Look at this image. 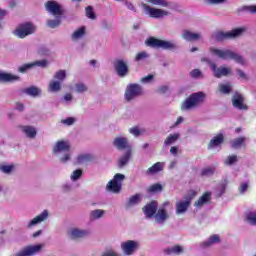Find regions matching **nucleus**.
<instances>
[{"label":"nucleus","mask_w":256,"mask_h":256,"mask_svg":"<svg viewBox=\"0 0 256 256\" xmlns=\"http://www.w3.org/2000/svg\"><path fill=\"white\" fill-rule=\"evenodd\" d=\"M52 153L59 157L60 163H69L71 161V143L67 140H58L53 148Z\"/></svg>","instance_id":"f257e3e1"},{"label":"nucleus","mask_w":256,"mask_h":256,"mask_svg":"<svg viewBox=\"0 0 256 256\" xmlns=\"http://www.w3.org/2000/svg\"><path fill=\"white\" fill-rule=\"evenodd\" d=\"M210 53L215 57H218L219 59H223V61H229L230 59H232L233 61H235V63H238V65H247V60H245L243 56L229 49L211 47Z\"/></svg>","instance_id":"f03ea898"},{"label":"nucleus","mask_w":256,"mask_h":256,"mask_svg":"<svg viewBox=\"0 0 256 256\" xmlns=\"http://www.w3.org/2000/svg\"><path fill=\"white\" fill-rule=\"evenodd\" d=\"M205 93L204 92H196L190 95L181 105L182 111H191V109H195V107H199L203 101H205Z\"/></svg>","instance_id":"7ed1b4c3"},{"label":"nucleus","mask_w":256,"mask_h":256,"mask_svg":"<svg viewBox=\"0 0 256 256\" xmlns=\"http://www.w3.org/2000/svg\"><path fill=\"white\" fill-rule=\"evenodd\" d=\"M171 211H173V204L169 201L164 202L159 206L156 215H154L155 223L163 225L171 217Z\"/></svg>","instance_id":"20e7f679"},{"label":"nucleus","mask_w":256,"mask_h":256,"mask_svg":"<svg viewBox=\"0 0 256 256\" xmlns=\"http://www.w3.org/2000/svg\"><path fill=\"white\" fill-rule=\"evenodd\" d=\"M245 31H247V27L235 28L227 32L218 31L213 34V38L216 41H225V39H235L236 37H241V35L244 34Z\"/></svg>","instance_id":"39448f33"},{"label":"nucleus","mask_w":256,"mask_h":256,"mask_svg":"<svg viewBox=\"0 0 256 256\" xmlns=\"http://www.w3.org/2000/svg\"><path fill=\"white\" fill-rule=\"evenodd\" d=\"M36 30L37 28L33 25V23L24 22L19 24L13 33L15 37H18L19 39H25V37H28V35H33Z\"/></svg>","instance_id":"423d86ee"},{"label":"nucleus","mask_w":256,"mask_h":256,"mask_svg":"<svg viewBox=\"0 0 256 256\" xmlns=\"http://www.w3.org/2000/svg\"><path fill=\"white\" fill-rule=\"evenodd\" d=\"M146 45L148 47H155L157 49H175L177 45H175V42L170 40H161L157 38H149L146 40Z\"/></svg>","instance_id":"0eeeda50"},{"label":"nucleus","mask_w":256,"mask_h":256,"mask_svg":"<svg viewBox=\"0 0 256 256\" xmlns=\"http://www.w3.org/2000/svg\"><path fill=\"white\" fill-rule=\"evenodd\" d=\"M123 181H125V175L119 173L114 175L113 179L106 185V190L111 193H119L123 187Z\"/></svg>","instance_id":"6e6552de"},{"label":"nucleus","mask_w":256,"mask_h":256,"mask_svg":"<svg viewBox=\"0 0 256 256\" xmlns=\"http://www.w3.org/2000/svg\"><path fill=\"white\" fill-rule=\"evenodd\" d=\"M142 9L145 15L152 17V19H161L163 17H167L169 15V11L155 8L153 6H149L147 4H142Z\"/></svg>","instance_id":"1a4fd4ad"},{"label":"nucleus","mask_w":256,"mask_h":256,"mask_svg":"<svg viewBox=\"0 0 256 256\" xmlns=\"http://www.w3.org/2000/svg\"><path fill=\"white\" fill-rule=\"evenodd\" d=\"M45 248V244L28 245L18 251L14 256H35L39 255Z\"/></svg>","instance_id":"9d476101"},{"label":"nucleus","mask_w":256,"mask_h":256,"mask_svg":"<svg viewBox=\"0 0 256 256\" xmlns=\"http://www.w3.org/2000/svg\"><path fill=\"white\" fill-rule=\"evenodd\" d=\"M143 94V87L139 84H129L126 87L124 97L126 101H133V99H137L139 95Z\"/></svg>","instance_id":"9b49d317"},{"label":"nucleus","mask_w":256,"mask_h":256,"mask_svg":"<svg viewBox=\"0 0 256 256\" xmlns=\"http://www.w3.org/2000/svg\"><path fill=\"white\" fill-rule=\"evenodd\" d=\"M47 65H49V62L46 59L36 60L34 62L22 64L18 67V71L19 73H27V71H31V69H35V67H41L44 69Z\"/></svg>","instance_id":"f8f14e48"},{"label":"nucleus","mask_w":256,"mask_h":256,"mask_svg":"<svg viewBox=\"0 0 256 256\" xmlns=\"http://www.w3.org/2000/svg\"><path fill=\"white\" fill-rule=\"evenodd\" d=\"M210 69L213 73V76L216 77V79H221V77H227L228 75H231V68L227 66H220L218 67L217 64L211 62L210 63Z\"/></svg>","instance_id":"ddd939ff"},{"label":"nucleus","mask_w":256,"mask_h":256,"mask_svg":"<svg viewBox=\"0 0 256 256\" xmlns=\"http://www.w3.org/2000/svg\"><path fill=\"white\" fill-rule=\"evenodd\" d=\"M47 219H49V210H44L26 224V229H33V227L41 225V223H44Z\"/></svg>","instance_id":"4468645a"},{"label":"nucleus","mask_w":256,"mask_h":256,"mask_svg":"<svg viewBox=\"0 0 256 256\" xmlns=\"http://www.w3.org/2000/svg\"><path fill=\"white\" fill-rule=\"evenodd\" d=\"M191 199H193V197H184L183 199L176 201V215H185V213L189 211V207H191Z\"/></svg>","instance_id":"2eb2a0df"},{"label":"nucleus","mask_w":256,"mask_h":256,"mask_svg":"<svg viewBox=\"0 0 256 256\" xmlns=\"http://www.w3.org/2000/svg\"><path fill=\"white\" fill-rule=\"evenodd\" d=\"M124 255H133L139 249V242L135 240H128L120 244Z\"/></svg>","instance_id":"dca6fc26"},{"label":"nucleus","mask_w":256,"mask_h":256,"mask_svg":"<svg viewBox=\"0 0 256 256\" xmlns=\"http://www.w3.org/2000/svg\"><path fill=\"white\" fill-rule=\"evenodd\" d=\"M45 7L46 11L55 17H61V15H63V9L61 8V5L55 1L46 2Z\"/></svg>","instance_id":"f3484780"},{"label":"nucleus","mask_w":256,"mask_h":256,"mask_svg":"<svg viewBox=\"0 0 256 256\" xmlns=\"http://www.w3.org/2000/svg\"><path fill=\"white\" fill-rule=\"evenodd\" d=\"M232 105L235 109H239L240 111L246 110L247 105L245 104V98L242 94L236 92L232 97Z\"/></svg>","instance_id":"a211bd4d"},{"label":"nucleus","mask_w":256,"mask_h":256,"mask_svg":"<svg viewBox=\"0 0 256 256\" xmlns=\"http://www.w3.org/2000/svg\"><path fill=\"white\" fill-rule=\"evenodd\" d=\"M114 147L119 150H124V149H131V145H129V140L123 136H118L114 139L113 141Z\"/></svg>","instance_id":"6ab92c4d"},{"label":"nucleus","mask_w":256,"mask_h":256,"mask_svg":"<svg viewBox=\"0 0 256 256\" xmlns=\"http://www.w3.org/2000/svg\"><path fill=\"white\" fill-rule=\"evenodd\" d=\"M89 233H91L89 230L79 228H72L68 231V235H70L72 239H81L83 237H87Z\"/></svg>","instance_id":"aec40b11"},{"label":"nucleus","mask_w":256,"mask_h":256,"mask_svg":"<svg viewBox=\"0 0 256 256\" xmlns=\"http://www.w3.org/2000/svg\"><path fill=\"white\" fill-rule=\"evenodd\" d=\"M182 39H184V41H199L201 39V32L183 30Z\"/></svg>","instance_id":"412c9836"},{"label":"nucleus","mask_w":256,"mask_h":256,"mask_svg":"<svg viewBox=\"0 0 256 256\" xmlns=\"http://www.w3.org/2000/svg\"><path fill=\"white\" fill-rule=\"evenodd\" d=\"M20 131H22L23 135L28 139H35V137H37V128L34 126H20Z\"/></svg>","instance_id":"4be33fe9"},{"label":"nucleus","mask_w":256,"mask_h":256,"mask_svg":"<svg viewBox=\"0 0 256 256\" xmlns=\"http://www.w3.org/2000/svg\"><path fill=\"white\" fill-rule=\"evenodd\" d=\"M115 69L119 77H125L127 76V73H129L127 64L123 60H118L115 62Z\"/></svg>","instance_id":"5701e85b"},{"label":"nucleus","mask_w":256,"mask_h":256,"mask_svg":"<svg viewBox=\"0 0 256 256\" xmlns=\"http://www.w3.org/2000/svg\"><path fill=\"white\" fill-rule=\"evenodd\" d=\"M157 213V202H151L144 207V215L147 219H151V217H155Z\"/></svg>","instance_id":"b1692460"},{"label":"nucleus","mask_w":256,"mask_h":256,"mask_svg":"<svg viewBox=\"0 0 256 256\" xmlns=\"http://www.w3.org/2000/svg\"><path fill=\"white\" fill-rule=\"evenodd\" d=\"M87 35V27L81 26L74 30V32L71 35L72 41H80V39H83Z\"/></svg>","instance_id":"393cba45"},{"label":"nucleus","mask_w":256,"mask_h":256,"mask_svg":"<svg viewBox=\"0 0 256 256\" xmlns=\"http://www.w3.org/2000/svg\"><path fill=\"white\" fill-rule=\"evenodd\" d=\"M224 139L223 134L214 136L208 144V149H216V147H219L223 143Z\"/></svg>","instance_id":"a878e982"},{"label":"nucleus","mask_w":256,"mask_h":256,"mask_svg":"<svg viewBox=\"0 0 256 256\" xmlns=\"http://www.w3.org/2000/svg\"><path fill=\"white\" fill-rule=\"evenodd\" d=\"M211 201V192L204 193L196 202L195 207L198 209L203 207V205H207Z\"/></svg>","instance_id":"bb28decb"},{"label":"nucleus","mask_w":256,"mask_h":256,"mask_svg":"<svg viewBox=\"0 0 256 256\" xmlns=\"http://www.w3.org/2000/svg\"><path fill=\"white\" fill-rule=\"evenodd\" d=\"M62 89V84L57 80H50L48 83V93H59Z\"/></svg>","instance_id":"cd10ccee"},{"label":"nucleus","mask_w":256,"mask_h":256,"mask_svg":"<svg viewBox=\"0 0 256 256\" xmlns=\"http://www.w3.org/2000/svg\"><path fill=\"white\" fill-rule=\"evenodd\" d=\"M0 81L7 83L11 81H19V76L11 73L0 72Z\"/></svg>","instance_id":"c85d7f7f"},{"label":"nucleus","mask_w":256,"mask_h":256,"mask_svg":"<svg viewBox=\"0 0 256 256\" xmlns=\"http://www.w3.org/2000/svg\"><path fill=\"white\" fill-rule=\"evenodd\" d=\"M165 168V163L163 162H157L152 167L148 168L147 174L148 175H155L156 173H159L163 171Z\"/></svg>","instance_id":"c756f323"},{"label":"nucleus","mask_w":256,"mask_h":256,"mask_svg":"<svg viewBox=\"0 0 256 256\" xmlns=\"http://www.w3.org/2000/svg\"><path fill=\"white\" fill-rule=\"evenodd\" d=\"M70 89L71 91H74V93H87L88 91L87 84L83 82L75 83L74 86H72Z\"/></svg>","instance_id":"7c9ffc66"},{"label":"nucleus","mask_w":256,"mask_h":256,"mask_svg":"<svg viewBox=\"0 0 256 256\" xmlns=\"http://www.w3.org/2000/svg\"><path fill=\"white\" fill-rule=\"evenodd\" d=\"M143 199V194H135L128 199L127 206L135 207V205H139L141 200Z\"/></svg>","instance_id":"2f4dec72"},{"label":"nucleus","mask_w":256,"mask_h":256,"mask_svg":"<svg viewBox=\"0 0 256 256\" xmlns=\"http://www.w3.org/2000/svg\"><path fill=\"white\" fill-rule=\"evenodd\" d=\"M245 221L248 225L256 226V210L247 212L245 214Z\"/></svg>","instance_id":"473e14b6"},{"label":"nucleus","mask_w":256,"mask_h":256,"mask_svg":"<svg viewBox=\"0 0 256 256\" xmlns=\"http://www.w3.org/2000/svg\"><path fill=\"white\" fill-rule=\"evenodd\" d=\"M24 93L26 95H30V97H39L41 95V89L38 87L32 86L24 89Z\"/></svg>","instance_id":"72a5a7b5"},{"label":"nucleus","mask_w":256,"mask_h":256,"mask_svg":"<svg viewBox=\"0 0 256 256\" xmlns=\"http://www.w3.org/2000/svg\"><path fill=\"white\" fill-rule=\"evenodd\" d=\"M89 161H93V155L89 153L80 154L77 157V163L83 165V163H89Z\"/></svg>","instance_id":"f704fd0d"},{"label":"nucleus","mask_w":256,"mask_h":256,"mask_svg":"<svg viewBox=\"0 0 256 256\" xmlns=\"http://www.w3.org/2000/svg\"><path fill=\"white\" fill-rule=\"evenodd\" d=\"M105 210L103 209H96L92 210L90 212V218L93 219V221H97V219H102V217L105 216Z\"/></svg>","instance_id":"c9c22d12"},{"label":"nucleus","mask_w":256,"mask_h":256,"mask_svg":"<svg viewBox=\"0 0 256 256\" xmlns=\"http://www.w3.org/2000/svg\"><path fill=\"white\" fill-rule=\"evenodd\" d=\"M67 79V71L65 70H58L54 74V81H59L60 83H63Z\"/></svg>","instance_id":"e433bc0d"},{"label":"nucleus","mask_w":256,"mask_h":256,"mask_svg":"<svg viewBox=\"0 0 256 256\" xmlns=\"http://www.w3.org/2000/svg\"><path fill=\"white\" fill-rule=\"evenodd\" d=\"M220 238L219 235L215 234L209 237V239H207L204 242V247H211V245H216V243H219Z\"/></svg>","instance_id":"4c0bfd02"},{"label":"nucleus","mask_w":256,"mask_h":256,"mask_svg":"<svg viewBox=\"0 0 256 256\" xmlns=\"http://www.w3.org/2000/svg\"><path fill=\"white\" fill-rule=\"evenodd\" d=\"M231 145L233 149H241L243 145H245V137H239L234 140H232Z\"/></svg>","instance_id":"58836bf2"},{"label":"nucleus","mask_w":256,"mask_h":256,"mask_svg":"<svg viewBox=\"0 0 256 256\" xmlns=\"http://www.w3.org/2000/svg\"><path fill=\"white\" fill-rule=\"evenodd\" d=\"M129 159H131V149L127 150L126 153L120 158V167H125V165L129 163Z\"/></svg>","instance_id":"ea45409f"},{"label":"nucleus","mask_w":256,"mask_h":256,"mask_svg":"<svg viewBox=\"0 0 256 256\" xmlns=\"http://www.w3.org/2000/svg\"><path fill=\"white\" fill-rule=\"evenodd\" d=\"M179 139V133L170 134L166 140L164 141V145H173V143H176Z\"/></svg>","instance_id":"a19ab883"},{"label":"nucleus","mask_w":256,"mask_h":256,"mask_svg":"<svg viewBox=\"0 0 256 256\" xmlns=\"http://www.w3.org/2000/svg\"><path fill=\"white\" fill-rule=\"evenodd\" d=\"M168 255H181L183 253V247L181 246H173L172 248H168L166 250Z\"/></svg>","instance_id":"79ce46f5"},{"label":"nucleus","mask_w":256,"mask_h":256,"mask_svg":"<svg viewBox=\"0 0 256 256\" xmlns=\"http://www.w3.org/2000/svg\"><path fill=\"white\" fill-rule=\"evenodd\" d=\"M218 89H219L220 93H223L224 95H229V93H231V84L221 83L218 85Z\"/></svg>","instance_id":"37998d69"},{"label":"nucleus","mask_w":256,"mask_h":256,"mask_svg":"<svg viewBox=\"0 0 256 256\" xmlns=\"http://www.w3.org/2000/svg\"><path fill=\"white\" fill-rule=\"evenodd\" d=\"M238 161L237 155H230L226 157L224 160V165L231 167V165H235Z\"/></svg>","instance_id":"c03bdc74"},{"label":"nucleus","mask_w":256,"mask_h":256,"mask_svg":"<svg viewBox=\"0 0 256 256\" xmlns=\"http://www.w3.org/2000/svg\"><path fill=\"white\" fill-rule=\"evenodd\" d=\"M201 175L202 177H211V175H215V167L210 166L202 169Z\"/></svg>","instance_id":"a18cd8bd"},{"label":"nucleus","mask_w":256,"mask_h":256,"mask_svg":"<svg viewBox=\"0 0 256 256\" xmlns=\"http://www.w3.org/2000/svg\"><path fill=\"white\" fill-rule=\"evenodd\" d=\"M0 171L2 173H6V175H9V173H13V171H15V165L13 164L1 165Z\"/></svg>","instance_id":"49530a36"},{"label":"nucleus","mask_w":256,"mask_h":256,"mask_svg":"<svg viewBox=\"0 0 256 256\" xmlns=\"http://www.w3.org/2000/svg\"><path fill=\"white\" fill-rule=\"evenodd\" d=\"M129 133L134 137H139V135H143V133H145V129L135 126L129 129Z\"/></svg>","instance_id":"de8ad7c7"},{"label":"nucleus","mask_w":256,"mask_h":256,"mask_svg":"<svg viewBox=\"0 0 256 256\" xmlns=\"http://www.w3.org/2000/svg\"><path fill=\"white\" fill-rule=\"evenodd\" d=\"M47 25L51 29H55L56 27H59V25H61V16H56V19L54 20H48Z\"/></svg>","instance_id":"09e8293b"},{"label":"nucleus","mask_w":256,"mask_h":256,"mask_svg":"<svg viewBox=\"0 0 256 256\" xmlns=\"http://www.w3.org/2000/svg\"><path fill=\"white\" fill-rule=\"evenodd\" d=\"M240 11H244L246 13H251L252 15H256V5H246L240 8Z\"/></svg>","instance_id":"8fccbe9b"},{"label":"nucleus","mask_w":256,"mask_h":256,"mask_svg":"<svg viewBox=\"0 0 256 256\" xmlns=\"http://www.w3.org/2000/svg\"><path fill=\"white\" fill-rule=\"evenodd\" d=\"M151 5H158L159 7H168L169 3L167 0H146Z\"/></svg>","instance_id":"3c124183"},{"label":"nucleus","mask_w":256,"mask_h":256,"mask_svg":"<svg viewBox=\"0 0 256 256\" xmlns=\"http://www.w3.org/2000/svg\"><path fill=\"white\" fill-rule=\"evenodd\" d=\"M162 190H163V186H161V184H153L147 189L148 193H159V191H162Z\"/></svg>","instance_id":"603ef678"},{"label":"nucleus","mask_w":256,"mask_h":256,"mask_svg":"<svg viewBox=\"0 0 256 256\" xmlns=\"http://www.w3.org/2000/svg\"><path fill=\"white\" fill-rule=\"evenodd\" d=\"M190 77H192V79H203L204 75L201 70L194 69L190 72Z\"/></svg>","instance_id":"864d4df0"},{"label":"nucleus","mask_w":256,"mask_h":256,"mask_svg":"<svg viewBox=\"0 0 256 256\" xmlns=\"http://www.w3.org/2000/svg\"><path fill=\"white\" fill-rule=\"evenodd\" d=\"M83 175V171L81 169L74 170L70 176L71 181H78V179H81V176Z\"/></svg>","instance_id":"5fc2aeb1"},{"label":"nucleus","mask_w":256,"mask_h":256,"mask_svg":"<svg viewBox=\"0 0 256 256\" xmlns=\"http://www.w3.org/2000/svg\"><path fill=\"white\" fill-rule=\"evenodd\" d=\"M153 79H155V75L153 74H149L143 78H141V83H143L144 85H149V83H153Z\"/></svg>","instance_id":"6e6d98bb"},{"label":"nucleus","mask_w":256,"mask_h":256,"mask_svg":"<svg viewBox=\"0 0 256 256\" xmlns=\"http://www.w3.org/2000/svg\"><path fill=\"white\" fill-rule=\"evenodd\" d=\"M72 101H73V95L71 93L65 94L61 99V103H63V105H67Z\"/></svg>","instance_id":"4d7b16f0"},{"label":"nucleus","mask_w":256,"mask_h":256,"mask_svg":"<svg viewBox=\"0 0 256 256\" xmlns=\"http://www.w3.org/2000/svg\"><path fill=\"white\" fill-rule=\"evenodd\" d=\"M248 190H249V183L247 182L241 183L238 188V191L241 195H243L244 193H247Z\"/></svg>","instance_id":"13d9d810"},{"label":"nucleus","mask_w":256,"mask_h":256,"mask_svg":"<svg viewBox=\"0 0 256 256\" xmlns=\"http://www.w3.org/2000/svg\"><path fill=\"white\" fill-rule=\"evenodd\" d=\"M149 57L147 52H139L136 54L135 61H143Z\"/></svg>","instance_id":"bf43d9fd"},{"label":"nucleus","mask_w":256,"mask_h":256,"mask_svg":"<svg viewBox=\"0 0 256 256\" xmlns=\"http://www.w3.org/2000/svg\"><path fill=\"white\" fill-rule=\"evenodd\" d=\"M86 17H88V19H95V12H93V7L88 6L86 7Z\"/></svg>","instance_id":"052dcab7"},{"label":"nucleus","mask_w":256,"mask_h":256,"mask_svg":"<svg viewBox=\"0 0 256 256\" xmlns=\"http://www.w3.org/2000/svg\"><path fill=\"white\" fill-rule=\"evenodd\" d=\"M75 121H77V119H75V118H73V117H68V118H66V119H63V120L61 121V123H62L63 125H67V126L69 127V126L73 125V124L75 123Z\"/></svg>","instance_id":"680f3d73"},{"label":"nucleus","mask_w":256,"mask_h":256,"mask_svg":"<svg viewBox=\"0 0 256 256\" xmlns=\"http://www.w3.org/2000/svg\"><path fill=\"white\" fill-rule=\"evenodd\" d=\"M125 7L129 10V11H133V13H135L137 11V8H135V5L132 4L129 1H125L124 2Z\"/></svg>","instance_id":"e2e57ef3"},{"label":"nucleus","mask_w":256,"mask_h":256,"mask_svg":"<svg viewBox=\"0 0 256 256\" xmlns=\"http://www.w3.org/2000/svg\"><path fill=\"white\" fill-rule=\"evenodd\" d=\"M236 73L240 79H247V74L243 70L237 69Z\"/></svg>","instance_id":"0e129e2a"},{"label":"nucleus","mask_w":256,"mask_h":256,"mask_svg":"<svg viewBox=\"0 0 256 256\" xmlns=\"http://www.w3.org/2000/svg\"><path fill=\"white\" fill-rule=\"evenodd\" d=\"M71 189H73V186L71 185V183H64L62 185V191H71Z\"/></svg>","instance_id":"69168bd1"},{"label":"nucleus","mask_w":256,"mask_h":256,"mask_svg":"<svg viewBox=\"0 0 256 256\" xmlns=\"http://www.w3.org/2000/svg\"><path fill=\"white\" fill-rule=\"evenodd\" d=\"M208 3L211 5H219L221 3H225V0H208Z\"/></svg>","instance_id":"338daca9"},{"label":"nucleus","mask_w":256,"mask_h":256,"mask_svg":"<svg viewBox=\"0 0 256 256\" xmlns=\"http://www.w3.org/2000/svg\"><path fill=\"white\" fill-rule=\"evenodd\" d=\"M178 151H179V148H178L177 146H173V147H171V149H170L171 155H174V156L177 155Z\"/></svg>","instance_id":"774afa93"}]
</instances>
